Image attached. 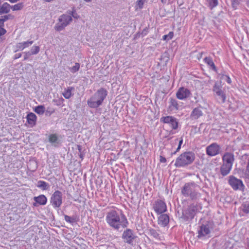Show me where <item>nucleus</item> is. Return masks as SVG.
I'll return each mask as SVG.
<instances>
[{
    "instance_id": "nucleus-26",
    "label": "nucleus",
    "mask_w": 249,
    "mask_h": 249,
    "mask_svg": "<svg viewBox=\"0 0 249 249\" xmlns=\"http://www.w3.org/2000/svg\"><path fill=\"white\" fill-rule=\"evenodd\" d=\"M204 61L209 66H210V69L213 70L214 71H217L216 67L211 57H206L204 58Z\"/></svg>"
},
{
    "instance_id": "nucleus-19",
    "label": "nucleus",
    "mask_w": 249,
    "mask_h": 249,
    "mask_svg": "<svg viewBox=\"0 0 249 249\" xmlns=\"http://www.w3.org/2000/svg\"><path fill=\"white\" fill-rule=\"evenodd\" d=\"M33 41L28 40L23 42L18 43L16 45V48L17 51H22L24 49L28 47L33 43Z\"/></svg>"
},
{
    "instance_id": "nucleus-48",
    "label": "nucleus",
    "mask_w": 249,
    "mask_h": 249,
    "mask_svg": "<svg viewBox=\"0 0 249 249\" xmlns=\"http://www.w3.org/2000/svg\"><path fill=\"white\" fill-rule=\"evenodd\" d=\"M4 21L2 19V18H0V27H3L4 26Z\"/></svg>"
},
{
    "instance_id": "nucleus-41",
    "label": "nucleus",
    "mask_w": 249,
    "mask_h": 249,
    "mask_svg": "<svg viewBox=\"0 0 249 249\" xmlns=\"http://www.w3.org/2000/svg\"><path fill=\"white\" fill-rule=\"evenodd\" d=\"M69 14L70 15V16L73 17L74 18H79V16L78 15V14L76 12V10L73 8L72 11H69Z\"/></svg>"
},
{
    "instance_id": "nucleus-20",
    "label": "nucleus",
    "mask_w": 249,
    "mask_h": 249,
    "mask_svg": "<svg viewBox=\"0 0 249 249\" xmlns=\"http://www.w3.org/2000/svg\"><path fill=\"white\" fill-rule=\"evenodd\" d=\"M169 104V107L171 110H178L181 107L178 101L176 99L172 98L170 99Z\"/></svg>"
},
{
    "instance_id": "nucleus-50",
    "label": "nucleus",
    "mask_w": 249,
    "mask_h": 249,
    "mask_svg": "<svg viewBox=\"0 0 249 249\" xmlns=\"http://www.w3.org/2000/svg\"><path fill=\"white\" fill-rule=\"evenodd\" d=\"M77 148H78L79 152L80 153H81V151H82V147H81V146L80 145H77Z\"/></svg>"
},
{
    "instance_id": "nucleus-29",
    "label": "nucleus",
    "mask_w": 249,
    "mask_h": 249,
    "mask_svg": "<svg viewBox=\"0 0 249 249\" xmlns=\"http://www.w3.org/2000/svg\"><path fill=\"white\" fill-rule=\"evenodd\" d=\"M149 234H150L151 236H153L156 239H160V234L155 229H150L149 230Z\"/></svg>"
},
{
    "instance_id": "nucleus-47",
    "label": "nucleus",
    "mask_w": 249,
    "mask_h": 249,
    "mask_svg": "<svg viewBox=\"0 0 249 249\" xmlns=\"http://www.w3.org/2000/svg\"><path fill=\"white\" fill-rule=\"evenodd\" d=\"M160 161L161 162H165L166 161V160L164 157H163L162 156L160 157Z\"/></svg>"
},
{
    "instance_id": "nucleus-10",
    "label": "nucleus",
    "mask_w": 249,
    "mask_h": 249,
    "mask_svg": "<svg viewBox=\"0 0 249 249\" xmlns=\"http://www.w3.org/2000/svg\"><path fill=\"white\" fill-rule=\"evenodd\" d=\"M221 147L216 142H213L206 148V154L210 157H213L220 153Z\"/></svg>"
},
{
    "instance_id": "nucleus-44",
    "label": "nucleus",
    "mask_w": 249,
    "mask_h": 249,
    "mask_svg": "<svg viewBox=\"0 0 249 249\" xmlns=\"http://www.w3.org/2000/svg\"><path fill=\"white\" fill-rule=\"evenodd\" d=\"M31 52L30 51V52H25L24 53H25V55L24 56V60H26L27 59H28L29 58V57L32 55V54L30 53Z\"/></svg>"
},
{
    "instance_id": "nucleus-37",
    "label": "nucleus",
    "mask_w": 249,
    "mask_h": 249,
    "mask_svg": "<svg viewBox=\"0 0 249 249\" xmlns=\"http://www.w3.org/2000/svg\"><path fill=\"white\" fill-rule=\"evenodd\" d=\"M80 68V64L78 63H75L74 66L72 67L71 68H70V71L74 73L76 71H78Z\"/></svg>"
},
{
    "instance_id": "nucleus-5",
    "label": "nucleus",
    "mask_w": 249,
    "mask_h": 249,
    "mask_svg": "<svg viewBox=\"0 0 249 249\" xmlns=\"http://www.w3.org/2000/svg\"><path fill=\"white\" fill-rule=\"evenodd\" d=\"M213 91L214 95L217 97V99L219 100L220 103H224L225 102L226 99L225 90L223 88L221 83L215 82L213 87Z\"/></svg>"
},
{
    "instance_id": "nucleus-31",
    "label": "nucleus",
    "mask_w": 249,
    "mask_h": 249,
    "mask_svg": "<svg viewBox=\"0 0 249 249\" xmlns=\"http://www.w3.org/2000/svg\"><path fill=\"white\" fill-rule=\"evenodd\" d=\"M243 212L246 213H249V202H246L244 203L241 207Z\"/></svg>"
},
{
    "instance_id": "nucleus-16",
    "label": "nucleus",
    "mask_w": 249,
    "mask_h": 249,
    "mask_svg": "<svg viewBox=\"0 0 249 249\" xmlns=\"http://www.w3.org/2000/svg\"><path fill=\"white\" fill-rule=\"evenodd\" d=\"M210 233L209 224H203L198 230V238H201Z\"/></svg>"
},
{
    "instance_id": "nucleus-21",
    "label": "nucleus",
    "mask_w": 249,
    "mask_h": 249,
    "mask_svg": "<svg viewBox=\"0 0 249 249\" xmlns=\"http://www.w3.org/2000/svg\"><path fill=\"white\" fill-rule=\"evenodd\" d=\"M231 168L232 166L222 163L220 169V173L223 177L226 176L230 173Z\"/></svg>"
},
{
    "instance_id": "nucleus-18",
    "label": "nucleus",
    "mask_w": 249,
    "mask_h": 249,
    "mask_svg": "<svg viewBox=\"0 0 249 249\" xmlns=\"http://www.w3.org/2000/svg\"><path fill=\"white\" fill-rule=\"evenodd\" d=\"M34 200L36 202L34 204V206H36V203L40 205H45L47 202V198L44 195H40L38 196H35Z\"/></svg>"
},
{
    "instance_id": "nucleus-24",
    "label": "nucleus",
    "mask_w": 249,
    "mask_h": 249,
    "mask_svg": "<svg viewBox=\"0 0 249 249\" xmlns=\"http://www.w3.org/2000/svg\"><path fill=\"white\" fill-rule=\"evenodd\" d=\"M10 9H11V6L7 2H5L0 7V14L8 13Z\"/></svg>"
},
{
    "instance_id": "nucleus-14",
    "label": "nucleus",
    "mask_w": 249,
    "mask_h": 249,
    "mask_svg": "<svg viewBox=\"0 0 249 249\" xmlns=\"http://www.w3.org/2000/svg\"><path fill=\"white\" fill-rule=\"evenodd\" d=\"M191 95V91L184 87H180L176 92V97L179 100H185Z\"/></svg>"
},
{
    "instance_id": "nucleus-6",
    "label": "nucleus",
    "mask_w": 249,
    "mask_h": 249,
    "mask_svg": "<svg viewBox=\"0 0 249 249\" xmlns=\"http://www.w3.org/2000/svg\"><path fill=\"white\" fill-rule=\"evenodd\" d=\"M72 20V18L71 16L66 14L62 15L58 18L59 22L56 24L55 29L57 31L63 30Z\"/></svg>"
},
{
    "instance_id": "nucleus-38",
    "label": "nucleus",
    "mask_w": 249,
    "mask_h": 249,
    "mask_svg": "<svg viewBox=\"0 0 249 249\" xmlns=\"http://www.w3.org/2000/svg\"><path fill=\"white\" fill-rule=\"evenodd\" d=\"M39 47L38 46H35L31 48L30 51V53L32 54V55L36 54L39 53Z\"/></svg>"
},
{
    "instance_id": "nucleus-46",
    "label": "nucleus",
    "mask_w": 249,
    "mask_h": 249,
    "mask_svg": "<svg viewBox=\"0 0 249 249\" xmlns=\"http://www.w3.org/2000/svg\"><path fill=\"white\" fill-rule=\"evenodd\" d=\"M6 32L5 29H4L2 27H0V36L4 35Z\"/></svg>"
},
{
    "instance_id": "nucleus-55",
    "label": "nucleus",
    "mask_w": 249,
    "mask_h": 249,
    "mask_svg": "<svg viewBox=\"0 0 249 249\" xmlns=\"http://www.w3.org/2000/svg\"><path fill=\"white\" fill-rule=\"evenodd\" d=\"M84 0L86 2H90L92 0Z\"/></svg>"
},
{
    "instance_id": "nucleus-2",
    "label": "nucleus",
    "mask_w": 249,
    "mask_h": 249,
    "mask_svg": "<svg viewBox=\"0 0 249 249\" xmlns=\"http://www.w3.org/2000/svg\"><path fill=\"white\" fill-rule=\"evenodd\" d=\"M107 94V90L103 88L97 91L88 100V105L91 108H97L100 106Z\"/></svg>"
},
{
    "instance_id": "nucleus-35",
    "label": "nucleus",
    "mask_w": 249,
    "mask_h": 249,
    "mask_svg": "<svg viewBox=\"0 0 249 249\" xmlns=\"http://www.w3.org/2000/svg\"><path fill=\"white\" fill-rule=\"evenodd\" d=\"M174 36V32L172 31H171L168 34L164 35L162 36V39L164 40H165L166 41H168L170 40H171Z\"/></svg>"
},
{
    "instance_id": "nucleus-17",
    "label": "nucleus",
    "mask_w": 249,
    "mask_h": 249,
    "mask_svg": "<svg viewBox=\"0 0 249 249\" xmlns=\"http://www.w3.org/2000/svg\"><path fill=\"white\" fill-rule=\"evenodd\" d=\"M158 224L164 227L168 225L169 222V216L167 214H162L158 217Z\"/></svg>"
},
{
    "instance_id": "nucleus-12",
    "label": "nucleus",
    "mask_w": 249,
    "mask_h": 249,
    "mask_svg": "<svg viewBox=\"0 0 249 249\" xmlns=\"http://www.w3.org/2000/svg\"><path fill=\"white\" fill-rule=\"evenodd\" d=\"M135 238L136 236L134 234L133 231L130 229L125 230L122 235V238L124 242L130 245L133 244V241Z\"/></svg>"
},
{
    "instance_id": "nucleus-34",
    "label": "nucleus",
    "mask_w": 249,
    "mask_h": 249,
    "mask_svg": "<svg viewBox=\"0 0 249 249\" xmlns=\"http://www.w3.org/2000/svg\"><path fill=\"white\" fill-rule=\"evenodd\" d=\"M218 75L221 79L225 80L228 83L231 84V80L228 75L221 73H219Z\"/></svg>"
},
{
    "instance_id": "nucleus-39",
    "label": "nucleus",
    "mask_w": 249,
    "mask_h": 249,
    "mask_svg": "<svg viewBox=\"0 0 249 249\" xmlns=\"http://www.w3.org/2000/svg\"><path fill=\"white\" fill-rule=\"evenodd\" d=\"M3 20L4 22L9 20L13 19L15 18V16L12 14H8L7 15L3 16L1 17Z\"/></svg>"
},
{
    "instance_id": "nucleus-27",
    "label": "nucleus",
    "mask_w": 249,
    "mask_h": 249,
    "mask_svg": "<svg viewBox=\"0 0 249 249\" xmlns=\"http://www.w3.org/2000/svg\"><path fill=\"white\" fill-rule=\"evenodd\" d=\"M37 187L43 190H47L50 188V185L44 181L39 180L37 181Z\"/></svg>"
},
{
    "instance_id": "nucleus-1",
    "label": "nucleus",
    "mask_w": 249,
    "mask_h": 249,
    "mask_svg": "<svg viewBox=\"0 0 249 249\" xmlns=\"http://www.w3.org/2000/svg\"><path fill=\"white\" fill-rule=\"evenodd\" d=\"M106 221L109 227L116 230L125 228L128 224L125 215L119 210H111L107 213Z\"/></svg>"
},
{
    "instance_id": "nucleus-53",
    "label": "nucleus",
    "mask_w": 249,
    "mask_h": 249,
    "mask_svg": "<svg viewBox=\"0 0 249 249\" xmlns=\"http://www.w3.org/2000/svg\"><path fill=\"white\" fill-rule=\"evenodd\" d=\"M18 0H9V1L10 2H11V3H14V2H16L18 1Z\"/></svg>"
},
{
    "instance_id": "nucleus-11",
    "label": "nucleus",
    "mask_w": 249,
    "mask_h": 249,
    "mask_svg": "<svg viewBox=\"0 0 249 249\" xmlns=\"http://www.w3.org/2000/svg\"><path fill=\"white\" fill-rule=\"evenodd\" d=\"M160 121L163 123L169 124L174 130H176L178 128V120L173 116H167L162 117Z\"/></svg>"
},
{
    "instance_id": "nucleus-51",
    "label": "nucleus",
    "mask_w": 249,
    "mask_h": 249,
    "mask_svg": "<svg viewBox=\"0 0 249 249\" xmlns=\"http://www.w3.org/2000/svg\"><path fill=\"white\" fill-rule=\"evenodd\" d=\"M54 109H52V110L49 111L47 110L46 112H47V113H48H48H50V114H51L52 113H53V112H54Z\"/></svg>"
},
{
    "instance_id": "nucleus-45",
    "label": "nucleus",
    "mask_w": 249,
    "mask_h": 249,
    "mask_svg": "<svg viewBox=\"0 0 249 249\" xmlns=\"http://www.w3.org/2000/svg\"><path fill=\"white\" fill-rule=\"evenodd\" d=\"M245 178H246V181L248 184V186L249 187V171H247V173L245 174Z\"/></svg>"
},
{
    "instance_id": "nucleus-9",
    "label": "nucleus",
    "mask_w": 249,
    "mask_h": 249,
    "mask_svg": "<svg viewBox=\"0 0 249 249\" xmlns=\"http://www.w3.org/2000/svg\"><path fill=\"white\" fill-rule=\"evenodd\" d=\"M228 183L234 190L243 191L245 188L242 181L233 176H230L229 177Z\"/></svg>"
},
{
    "instance_id": "nucleus-8",
    "label": "nucleus",
    "mask_w": 249,
    "mask_h": 249,
    "mask_svg": "<svg viewBox=\"0 0 249 249\" xmlns=\"http://www.w3.org/2000/svg\"><path fill=\"white\" fill-rule=\"evenodd\" d=\"M50 202L54 208L60 207L62 203V193L60 191H55L52 195Z\"/></svg>"
},
{
    "instance_id": "nucleus-52",
    "label": "nucleus",
    "mask_w": 249,
    "mask_h": 249,
    "mask_svg": "<svg viewBox=\"0 0 249 249\" xmlns=\"http://www.w3.org/2000/svg\"><path fill=\"white\" fill-rule=\"evenodd\" d=\"M247 171H249V158L248 161V164L247 166Z\"/></svg>"
},
{
    "instance_id": "nucleus-13",
    "label": "nucleus",
    "mask_w": 249,
    "mask_h": 249,
    "mask_svg": "<svg viewBox=\"0 0 249 249\" xmlns=\"http://www.w3.org/2000/svg\"><path fill=\"white\" fill-rule=\"evenodd\" d=\"M153 208L158 214H161L167 211L166 203L162 200H157L153 205Z\"/></svg>"
},
{
    "instance_id": "nucleus-23",
    "label": "nucleus",
    "mask_w": 249,
    "mask_h": 249,
    "mask_svg": "<svg viewBox=\"0 0 249 249\" xmlns=\"http://www.w3.org/2000/svg\"><path fill=\"white\" fill-rule=\"evenodd\" d=\"M28 123L31 126L35 125L36 124V116L34 113H29L26 117Z\"/></svg>"
},
{
    "instance_id": "nucleus-33",
    "label": "nucleus",
    "mask_w": 249,
    "mask_h": 249,
    "mask_svg": "<svg viewBox=\"0 0 249 249\" xmlns=\"http://www.w3.org/2000/svg\"><path fill=\"white\" fill-rule=\"evenodd\" d=\"M23 7V3H18L14 5L11 6V9H12L13 11H18L22 9Z\"/></svg>"
},
{
    "instance_id": "nucleus-32",
    "label": "nucleus",
    "mask_w": 249,
    "mask_h": 249,
    "mask_svg": "<svg viewBox=\"0 0 249 249\" xmlns=\"http://www.w3.org/2000/svg\"><path fill=\"white\" fill-rule=\"evenodd\" d=\"M208 2L209 6L211 9H212L218 5L217 0H207Z\"/></svg>"
},
{
    "instance_id": "nucleus-3",
    "label": "nucleus",
    "mask_w": 249,
    "mask_h": 249,
    "mask_svg": "<svg viewBox=\"0 0 249 249\" xmlns=\"http://www.w3.org/2000/svg\"><path fill=\"white\" fill-rule=\"evenodd\" d=\"M196 156L194 152H185L180 155L176 160L175 166L176 167H183L191 164L195 160Z\"/></svg>"
},
{
    "instance_id": "nucleus-42",
    "label": "nucleus",
    "mask_w": 249,
    "mask_h": 249,
    "mask_svg": "<svg viewBox=\"0 0 249 249\" xmlns=\"http://www.w3.org/2000/svg\"><path fill=\"white\" fill-rule=\"evenodd\" d=\"M241 0H233L232 1V6L234 9H237L238 6L240 4Z\"/></svg>"
},
{
    "instance_id": "nucleus-49",
    "label": "nucleus",
    "mask_w": 249,
    "mask_h": 249,
    "mask_svg": "<svg viewBox=\"0 0 249 249\" xmlns=\"http://www.w3.org/2000/svg\"><path fill=\"white\" fill-rule=\"evenodd\" d=\"M21 56V53H18V54H16L15 55V56H14V59H18L19 57H20Z\"/></svg>"
},
{
    "instance_id": "nucleus-36",
    "label": "nucleus",
    "mask_w": 249,
    "mask_h": 249,
    "mask_svg": "<svg viewBox=\"0 0 249 249\" xmlns=\"http://www.w3.org/2000/svg\"><path fill=\"white\" fill-rule=\"evenodd\" d=\"M64 218L66 222L71 224L73 223L76 222L75 218L74 217H71L67 215H64Z\"/></svg>"
},
{
    "instance_id": "nucleus-22",
    "label": "nucleus",
    "mask_w": 249,
    "mask_h": 249,
    "mask_svg": "<svg viewBox=\"0 0 249 249\" xmlns=\"http://www.w3.org/2000/svg\"><path fill=\"white\" fill-rule=\"evenodd\" d=\"M203 113L200 107H196L192 111L191 117L193 119H197L198 118L202 116Z\"/></svg>"
},
{
    "instance_id": "nucleus-54",
    "label": "nucleus",
    "mask_w": 249,
    "mask_h": 249,
    "mask_svg": "<svg viewBox=\"0 0 249 249\" xmlns=\"http://www.w3.org/2000/svg\"><path fill=\"white\" fill-rule=\"evenodd\" d=\"M79 156H80V158L83 160V158H84V156L83 154H82L81 153H80V154L79 155Z\"/></svg>"
},
{
    "instance_id": "nucleus-28",
    "label": "nucleus",
    "mask_w": 249,
    "mask_h": 249,
    "mask_svg": "<svg viewBox=\"0 0 249 249\" xmlns=\"http://www.w3.org/2000/svg\"><path fill=\"white\" fill-rule=\"evenodd\" d=\"M49 141L52 144H58L59 141L56 134H51L49 136Z\"/></svg>"
},
{
    "instance_id": "nucleus-15",
    "label": "nucleus",
    "mask_w": 249,
    "mask_h": 249,
    "mask_svg": "<svg viewBox=\"0 0 249 249\" xmlns=\"http://www.w3.org/2000/svg\"><path fill=\"white\" fill-rule=\"evenodd\" d=\"M234 161V155L231 152H226L222 157L223 163L232 167Z\"/></svg>"
},
{
    "instance_id": "nucleus-25",
    "label": "nucleus",
    "mask_w": 249,
    "mask_h": 249,
    "mask_svg": "<svg viewBox=\"0 0 249 249\" xmlns=\"http://www.w3.org/2000/svg\"><path fill=\"white\" fill-rule=\"evenodd\" d=\"M74 88L72 87H68L67 88H65L64 89V90L62 93L63 96L66 98V99H69L70 98L71 96L72 95V91H74Z\"/></svg>"
},
{
    "instance_id": "nucleus-30",
    "label": "nucleus",
    "mask_w": 249,
    "mask_h": 249,
    "mask_svg": "<svg viewBox=\"0 0 249 249\" xmlns=\"http://www.w3.org/2000/svg\"><path fill=\"white\" fill-rule=\"evenodd\" d=\"M45 111V107L43 106H38L36 107L35 109V111L40 115L43 114Z\"/></svg>"
},
{
    "instance_id": "nucleus-7",
    "label": "nucleus",
    "mask_w": 249,
    "mask_h": 249,
    "mask_svg": "<svg viewBox=\"0 0 249 249\" xmlns=\"http://www.w3.org/2000/svg\"><path fill=\"white\" fill-rule=\"evenodd\" d=\"M198 211L197 206L194 204L191 205L187 210L182 212V216L184 220H192L194 218Z\"/></svg>"
},
{
    "instance_id": "nucleus-4",
    "label": "nucleus",
    "mask_w": 249,
    "mask_h": 249,
    "mask_svg": "<svg viewBox=\"0 0 249 249\" xmlns=\"http://www.w3.org/2000/svg\"><path fill=\"white\" fill-rule=\"evenodd\" d=\"M197 184L194 182L186 183L181 189V194L185 197H189L192 200H197L201 194L196 191Z\"/></svg>"
},
{
    "instance_id": "nucleus-40",
    "label": "nucleus",
    "mask_w": 249,
    "mask_h": 249,
    "mask_svg": "<svg viewBox=\"0 0 249 249\" xmlns=\"http://www.w3.org/2000/svg\"><path fill=\"white\" fill-rule=\"evenodd\" d=\"M145 1L146 0H138L136 2V6H137L140 9H142Z\"/></svg>"
},
{
    "instance_id": "nucleus-43",
    "label": "nucleus",
    "mask_w": 249,
    "mask_h": 249,
    "mask_svg": "<svg viewBox=\"0 0 249 249\" xmlns=\"http://www.w3.org/2000/svg\"><path fill=\"white\" fill-rule=\"evenodd\" d=\"M182 142H183V139L182 138L181 139V140L179 141V143H178V147L176 150V151L174 153V154H176L177 152H178L180 148H181V146L182 144Z\"/></svg>"
}]
</instances>
